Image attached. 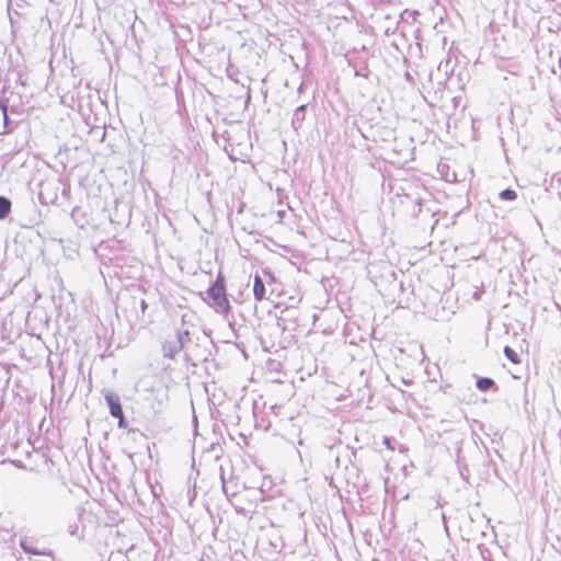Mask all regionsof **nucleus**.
I'll list each match as a JSON object with an SVG mask.
<instances>
[{
  "label": "nucleus",
  "instance_id": "nucleus-10",
  "mask_svg": "<svg viewBox=\"0 0 561 561\" xmlns=\"http://www.w3.org/2000/svg\"><path fill=\"white\" fill-rule=\"evenodd\" d=\"M264 273H265V275H267V276L270 277V279H271L272 282H274V280H275V277H274V275H273L272 273H270V272H264Z\"/></svg>",
  "mask_w": 561,
  "mask_h": 561
},
{
  "label": "nucleus",
  "instance_id": "nucleus-7",
  "mask_svg": "<svg viewBox=\"0 0 561 561\" xmlns=\"http://www.w3.org/2000/svg\"><path fill=\"white\" fill-rule=\"evenodd\" d=\"M11 210V202L5 197H0V219L7 217Z\"/></svg>",
  "mask_w": 561,
  "mask_h": 561
},
{
  "label": "nucleus",
  "instance_id": "nucleus-9",
  "mask_svg": "<svg viewBox=\"0 0 561 561\" xmlns=\"http://www.w3.org/2000/svg\"><path fill=\"white\" fill-rule=\"evenodd\" d=\"M22 548L26 553L31 554H46V552H39L35 550L34 548L26 547L24 543H22ZM47 556H53L51 552H47Z\"/></svg>",
  "mask_w": 561,
  "mask_h": 561
},
{
  "label": "nucleus",
  "instance_id": "nucleus-6",
  "mask_svg": "<svg viewBox=\"0 0 561 561\" xmlns=\"http://www.w3.org/2000/svg\"><path fill=\"white\" fill-rule=\"evenodd\" d=\"M181 350V345L174 343L173 345L167 343L163 345V355L169 358H173L174 355Z\"/></svg>",
  "mask_w": 561,
  "mask_h": 561
},
{
  "label": "nucleus",
  "instance_id": "nucleus-2",
  "mask_svg": "<svg viewBox=\"0 0 561 561\" xmlns=\"http://www.w3.org/2000/svg\"><path fill=\"white\" fill-rule=\"evenodd\" d=\"M105 401L110 408L111 415L118 420V427L126 428L127 423L125 421L124 411L119 398L113 393H106Z\"/></svg>",
  "mask_w": 561,
  "mask_h": 561
},
{
  "label": "nucleus",
  "instance_id": "nucleus-1",
  "mask_svg": "<svg viewBox=\"0 0 561 561\" xmlns=\"http://www.w3.org/2000/svg\"><path fill=\"white\" fill-rule=\"evenodd\" d=\"M207 295L217 312L222 314L229 313L230 304L226 295L225 277L221 273L217 275L215 282L208 288Z\"/></svg>",
  "mask_w": 561,
  "mask_h": 561
},
{
  "label": "nucleus",
  "instance_id": "nucleus-5",
  "mask_svg": "<svg viewBox=\"0 0 561 561\" xmlns=\"http://www.w3.org/2000/svg\"><path fill=\"white\" fill-rule=\"evenodd\" d=\"M503 351H504L505 356L512 364L518 365L522 363V358H520L519 354L515 350H513L511 346H505Z\"/></svg>",
  "mask_w": 561,
  "mask_h": 561
},
{
  "label": "nucleus",
  "instance_id": "nucleus-11",
  "mask_svg": "<svg viewBox=\"0 0 561 561\" xmlns=\"http://www.w3.org/2000/svg\"><path fill=\"white\" fill-rule=\"evenodd\" d=\"M489 561H493V560H489Z\"/></svg>",
  "mask_w": 561,
  "mask_h": 561
},
{
  "label": "nucleus",
  "instance_id": "nucleus-4",
  "mask_svg": "<svg viewBox=\"0 0 561 561\" xmlns=\"http://www.w3.org/2000/svg\"><path fill=\"white\" fill-rule=\"evenodd\" d=\"M476 386L480 391H488L495 386V382L489 377H482L477 380Z\"/></svg>",
  "mask_w": 561,
  "mask_h": 561
},
{
  "label": "nucleus",
  "instance_id": "nucleus-8",
  "mask_svg": "<svg viewBox=\"0 0 561 561\" xmlns=\"http://www.w3.org/2000/svg\"><path fill=\"white\" fill-rule=\"evenodd\" d=\"M500 197L503 201H514L517 197V194L514 190H504L500 193Z\"/></svg>",
  "mask_w": 561,
  "mask_h": 561
},
{
  "label": "nucleus",
  "instance_id": "nucleus-3",
  "mask_svg": "<svg viewBox=\"0 0 561 561\" xmlns=\"http://www.w3.org/2000/svg\"><path fill=\"white\" fill-rule=\"evenodd\" d=\"M253 296L256 301H262L266 298V290L262 278L259 275L254 276L253 280Z\"/></svg>",
  "mask_w": 561,
  "mask_h": 561
}]
</instances>
